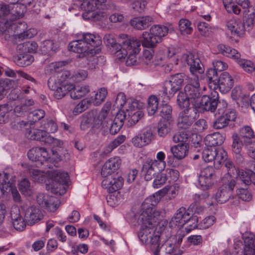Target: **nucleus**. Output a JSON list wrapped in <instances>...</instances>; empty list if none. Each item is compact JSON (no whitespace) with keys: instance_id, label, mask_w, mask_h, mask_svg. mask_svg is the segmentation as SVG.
I'll return each instance as SVG.
<instances>
[{"instance_id":"052dcab7","label":"nucleus","mask_w":255,"mask_h":255,"mask_svg":"<svg viewBox=\"0 0 255 255\" xmlns=\"http://www.w3.org/2000/svg\"><path fill=\"white\" fill-rule=\"evenodd\" d=\"M46 204L44 207L50 212H55L59 208L60 202L56 197L50 196Z\"/></svg>"},{"instance_id":"69168bd1","label":"nucleus","mask_w":255,"mask_h":255,"mask_svg":"<svg viewBox=\"0 0 255 255\" xmlns=\"http://www.w3.org/2000/svg\"><path fill=\"white\" fill-rule=\"evenodd\" d=\"M200 33L206 37L210 36L212 33L211 27L205 22H200L197 25Z\"/></svg>"},{"instance_id":"37998d69","label":"nucleus","mask_w":255,"mask_h":255,"mask_svg":"<svg viewBox=\"0 0 255 255\" xmlns=\"http://www.w3.org/2000/svg\"><path fill=\"white\" fill-rule=\"evenodd\" d=\"M29 173L32 180L34 182L43 183L47 180L46 174L40 170L30 168L29 169Z\"/></svg>"},{"instance_id":"49530a36","label":"nucleus","mask_w":255,"mask_h":255,"mask_svg":"<svg viewBox=\"0 0 255 255\" xmlns=\"http://www.w3.org/2000/svg\"><path fill=\"white\" fill-rule=\"evenodd\" d=\"M244 242V255H255V246L253 237L246 238Z\"/></svg>"},{"instance_id":"bb28decb","label":"nucleus","mask_w":255,"mask_h":255,"mask_svg":"<svg viewBox=\"0 0 255 255\" xmlns=\"http://www.w3.org/2000/svg\"><path fill=\"white\" fill-rule=\"evenodd\" d=\"M11 217L13 221L12 224L14 228L16 230H23L26 226L25 221L20 215L18 208H15L11 211Z\"/></svg>"},{"instance_id":"13d9d810","label":"nucleus","mask_w":255,"mask_h":255,"mask_svg":"<svg viewBox=\"0 0 255 255\" xmlns=\"http://www.w3.org/2000/svg\"><path fill=\"white\" fill-rule=\"evenodd\" d=\"M19 190L25 195H30L31 194V187L29 180L27 179H23L18 184Z\"/></svg>"},{"instance_id":"c756f323","label":"nucleus","mask_w":255,"mask_h":255,"mask_svg":"<svg viewBox=\"0 0 255 255\" xmlns=\"http://www.w3.org/2000/svg\"><path fill=\"white\" fill-rule=\"evenodd\" d=\"M142 39L141 40L142 45L143 47L152 48L154 47L156 44L160 42L159 40L156 39V38L149 31H145L143 32Z\"/></svg>"},{"instance_id":"e2e57ef3","label":"nucleus","mask_w":255,"mask_h":255,"mask_svg":"<svg viewBox=\"0 0 255 255\" xmlns=\"http://www.w3.org/2000/svg\"><path fill=\"white\" fill-rule=\"evenodd\" d=\"M90 104V102L87 99H84L77 104L73 110V114L77 115L87 110Z\"/></svg>"},{"instance_id":"9b49d317","label":"nucleus","mask_w":255,"mask_h":255,"mask_svg":"<svg viewBox=\"0 0 255 255\" xmlns=\"http://www.w3.org/2000/svg\"><path fill=\"white\" fill-rule=\"evenodd\" d=\"M110 109V105L107 107L108 110V116L105 122V124L102 125L103 127H107L112 134L117 133L124 125V122L126 118V114L124 112L118 113L114 118V120L109 118V112Z\"/></svg>"},{"instance_id":"7ed1b4c3","label":"nucleus","mask_w":255,"mask_h":255,"mask_svg":"<svg viewBox=\"0 0 255 255\" xmlns=\"http://www.w3.org/2000/svg\"><path fill=\"white\" fill-rule=\"evenodd\" d=\"M184 77L183 73H177L172 75L169 80L165 81L163 85L162 91L159 94V99L163 103L169 101L180 90Z\"/></svg>"},{"instance_id":"1a4fd4ad","label":"nucleus","mask_w":255,"mask_h":255,"mask_svg":"<svg viewBox=\"0 0 255 255\" xmlns=\"http://www.w3.org/2000/svg\"><path fill=\"white\" fill-rule=\"evenodd\" d=\"M223 185L215 195V200L220 204L227 202L232 196L233 190L236 184L234 179H222Z\"/></svg>"},{"instance_id":"3c124183","label":"nucleus","mask_w":255,"mask_h":255,"mask_svg":"<svg viewBox=\"0 0 255 255\" xmlns=\"http://www.w3.org/2000/svg\"><path fill=\"white\" fill-rule=\"evenodd\" d=\"M40 47L41 51L44 54H51L53 52H55L57 49V48L54 46L53 41L51 40H45L43 42Z\"/></svg>"},{"instance_id":"09e8293b","label":"nucleus","mask_w":255,"mask_h":255,"mask_svg":"<svg viewBox=\"0 0 255 255\" xmlns=\"http://www.w3.org/2000/svg\"><path fill=\"white\" fill-rule=\"evenodd\" d=\"M190 101L188 97L183 92H180L177 97V102L179 107L183 110L188 108H193L190 107Z\"/></svg>"},{"instance_id":"f3484780","label":"nucleus","mask_w":255,"mask_h":255,"mask_svg":"<svg viewBox=\"0 0 255 255\" xmlns=\"http://www.w3.org/2000/svg\"><path fill=\"white\" fill-rule=\"evenodd\" d=\"M222 102H218L216 98H211L207 95H204L201 99L195 104L196 108H200L207 111L214 112L216 108H219V105Z\"/></svg>"},{"instance_id":"a19ab883","label":"nucleus","mask_w":255,"mask_h":255,"mask_svg":"<svg viewBox=\"0 0 255 255\" xmlns=\"http://www.w3.org/2000/svg\"><path fill=\"white\" fill-rule=\"evenodd\" d=\"M144 115L142 111L137 110L135 112L131 111L128 114V118H127V126L128 127H131L135 125L139 120L143 117Z\"/></svg>"},{"instance_id":"423d86ee","label":"nucleus","mask_w":255,"mask_h":255,"mask_svg":"<svg viewBox=\"0 0 255 255\" xmlns=\"http://www.w3.org/2000/svg\"><path fill=\"white\" fill-rule=\"evenodd\" d=\"M121 47L117 53L119 59L124 58L128 53H139L140 50L141 41L137 39L128 38L123 35L119 38Z\"/></svg>"},{"instance_id":"4468645a","label":"nucleus","mask_w":255,"mask_h":255,"mask_svg":"<svg viewBox=\"0 0 255 255\" xmlns=\"http://www.w3.org/2000/svg\"><path fill=\"white\" fill-rule=\"evenodd\" d=\"M215 177L214 168L207 166L201 171L198 178L199 183L201 186L209 188L214 184Z\"/></svg>"},{"instance_id":"58836bf2","label":"nucleus","mask_w":255,"mask_h":255,"mask_svg":"<svg viewBox=\"0 0 255 255\" xmlns=\"http://www.w3.org/2000/svg\"><path fill=\"white\" fill-rule=\"evenodd\" d=\"M90 92L88 86H82L75 87L71 91L70 96L73 99H80L86 95Z\"/></svg>"},{"instance_id":"f03ea898","label":"nucleus","mask_w":255,"mask_h":255,"mask_svg":"<svg viewBox=\"0 0 255 255\" xmlns=\"http://www.w3.org/2000/svg\"><path fill=\"white\" fill-rule=\"evenodd\" d=\"M15 176L12 169L7 168L0 173V196L10 194L15 203L21 202V196L13 183Z\"/></svg>"},{"instance_id":"7c9ffc66","label":"nucleus","mask_w":255,"mask_h":255,"mask_svg":"<svg viewBox=\"0 0 255 255\" xmlns=\"http://www.w3.org/2000/svg\"><path fill=\"white\" fill-rule=\"evenodd\" d=\"M218 49L223 55L231 58L235 61L241 57L237 50L224 44H219L218 46Z\"/></svg>"},{"instance_id":"0e129e2a","label":"nucleus","mask_w":255,"mask_h":255,"mask_svg":"<svg viewBox=\"0 0 255 255\" xmlns=\"http://www.w3.org/2000/svg\"><path fill=\"white\" fill-rule=\"evenodd\" d=\"M167 180L166 174L163 173H158L153 181V187L154 188H159L164 185Z\"/></svg>"},{"instance_id":"680f3d73","label":"nucleus","mask_w":255,"mask_h":255,"mask_svg":"<svg viewBox=\"0 0 255 255\" xmlns=\"http://www.w3.org/2000/svg\"><path fill=\"white\" fill-rule=\"evenodd\" d=\"M18 47L19 49L22 48L25 52H36L38 48V45L34 41H28L22 44H19Z\"/></svg>"},{"instance_id":"473e14b6","label":"nucleus","mask_w":255,"mask_h":255,"mask_svg":"<svg viewBox=\"0 0 255 255\" xmlns=\"http://www.w3.org/2000/svg\"><path fill=\"white\" fill-rule=\"evenodd\" d=\"M82 39L87 45L89 44L93 47H98L102 44L101 38L99 36L90 33H83Z\"/></svg>"},{"instance_id":"b1692460","label":"nucleus","mask_w":255,"mask_h":255,"mask_svg":"<svg viewBox=\"0 0 255 255\" xmlns=\"http://www.w3.org/2000/svg\"><path fill=\"white\" fill-rule=\"evenodd\" d=\"M152 20V18L148 16L134 17L130 21V24L137 30H143L150 26Z\"/></svg>"},{"instance_id":"c85d7f7f","label":"nucleus","mask_w":255,"mask_h":255,"mask_svg":"<svg viewBox=\"0 0 255 255\" xmlns=\"http://www.w3.org/2000/svg\"><path fill=\"white\" fill-rule=\"evenodd\" d=\"M26 137L31 140H37L45 141L46 140V132L43 129L30 128L27 129L25 132Z\"/></svg>"},{"instance_id":"6e6d98bb","label":"nucleus","mask_w":255,"mask_h":255,"mask_svg":"<svg viewBox=\"0 0 255 255\" xmlns=\"http://www.w3.org/2000/svg\"><path fill=\"white\" fill-rule=\"evenodd\" d=\"M170 131L169 123L167 121H160L157 125V133L161 137L165 136Z\"/></svg>"},{"instance_id":"c9c22d12","label":"nucleus","mask_w":255,"mask_h":255,"mask_svg":"<svg viewBox=\"0 0 255 255\" xmlns=\"http://www.w3.org/2000/svg\"><path fill=\"white\" fill-rule=\"evenodd\" d=\"M253 172L252 170H238L236 173L237 182L239 184H244L245 185L251 184V175Z\"/></svg>"},{"instance_id":"8fccbe9b","label":"nucleus","mask_w":255,"mask_h":255,"mask_svg":"<svg viewBox=\"0 0 255 255\" xmlns=\"http://www.w3.org/2000/svg\"><path fill=\"white\" fill-rule=\"evenodd\" d=\"M246 72L251 73L255 69V64L251 61L238 58L236 61Z\"/></svg>"},{"instance_id":"cd10ccee","label":"nucleus","mask_w":255,"mask_h":255,"mask_svg":"<svg viewBox=\"0 0 255 255\" xmlns=\"http://www.w3.org/2000/svg\"><path fill=\"white\" fill-rule=\"evenodd\" d=\"M225 140V137L219 132H214L207 135L205 139V144L212 147L221 145Z\"/></svg>"},{"instance_id":"6e6552de","label":"nucleus","mask_w":255,"mask_h":255,"mask_svg":"<svg viewBox=\"0 0 255 255\" xmlns=\"http://www.w3.org/2000/svg\"><path fill=\"white\" fill-rule=\"evenodd\" d=\"M184 93L191 99V102L195 106L202 96L197 75L188 77V84L184 87Z\"/></svg>"},{"instance_id":"bf43d9fd","label":"nucleus","mask_w":255,"mask_h":255,"mask_svg":"<svg viewBox=\"0 0 255 255\" xmlns=\"http://www.w3.org/2000/svg\"><path fill=\"white\" fill-rule=\"evenodd\" d=\"M165 155L163 151H159L157 153L156 158L157 160H152L149 159L151 163L155 164L157 163L156 166L159 167V171L163 170L166 166V162L164 160Z\"/></svg>"},{"instance_id":"dca6fc26","label":"nucleus","mask_w":255,"mask_h":255,"mask_svg":"<svg viewBox=\"0 0 255 255\" xmlns=\"http://www.w3.org/2000/svg\"><path fill=\"white\" fill-rule=\"evenodd\" d=\"M124 183L123 178L116 174L110 178H105L102 182V186L107 189L109 192L113 193L120 189Z\"/></svg>"},{"instance_id":"2f4dec72","label":"nucleus","mask_w":255,"mask_h":255,"mask_svg":"<svg viewBox=\"0 0 255 255\" xmlns=\"http://www.w3.org/2000/svg\"><path fill=\"white\" fill-rule=\"evenodd\" d=\"M153 51L152 49L144 50L142 57H139L140 64L147 66L159 65L160 64L159 62H157L155 60H153Z\"/></svg>"},{"instance_id":"f257e3e1","label":"nucleus","mask_w":255,"mask_h":255,"mask_svg":"<svg viewBox=\"0 0 255 255\" xmlns=\"http://www.w3.org/2000/svg\"><path fill=\"white\" fill-rule=\"evenodd\" d=\"M159 190L147 197L142 203L139 212L132 213L133 218L131 222L137 221L140 229L138 237L143 243H150L154 255H158L160 248V236L164 225L162 223L161 212L155 209L156 205L163 196Z\"/></svg>"},{"instance_id":"e433bc0d","label":"nucleus","mask_w":255,"mask_h":255,"mask_svg":"<svg viewBox=\"0 0 255 255\" xmlns=\"http://www.w3.org/2000/svg\"><path fill=\"white\" fill-rule=\"evenodd\" d=\"M149 31L151 34L153 35L160 42L162 37L167 34L168 28L163 25H155L150 28Z\"/></svg>"},{"instance_id":"4d7b16f0","label":"nucleus","mask_w":255,"mask_h":255,"mask_svg":"<svg viewBox=\"0 0 255 255\" xmlns=\"http://www.w3.org/2000/svg\"><path fill=\"white\" fill-rule=\"evenodd\" d=\"M160 116L167 121L172 117V109L171 106L167 104H163L160 108Z\"/></svg>"},{"instance_id":"a18cd8bd","label":"nucleus","mask_w":255,"mask_h":255,"mask_svg":"<svg viewBox=\"0 0 255 255\" xmlns=\"http://www.w3.org/2000/svg\"><path fill=\"white\" fill-rule=\"evenodd\" d=\"M34 61V57L30 54L20 55L14 58L15 63L19 66L26 67Z\"/></svg>"},{"instance_id":"6ab92c4d","label":"nucleus","mask_w":255,"mask_h":255,"mask_svg":"<svg viewBox=\"0 0 255 255\" xmlns=\"http://www.w3.org/2000/svg\"><path fill=\"white\" fill-rule=\"evenodd\" d=\"M52 177L54 183L51 191L55 194H60V189L63 185L68 183L69 176L66 172L56 171L53 173Z\"/></svg>"},{"instance_id":"603ef678","label":"nucleus","mask_w":255,"mask_h":255,"mask_svg":"<svg viewBox=\"0 0 255 255\" xmlns=\"http://www.w3.org/2000/svg\"><path fill=\"white\" fill-rule=\"evenodd\" d=\"M146 4L145 0H136L131 4V9L133 13H142L144 11Z\"/></svg>"},{"instance_id":"412c9836","label":"nucleus","mask_w":255,"mask_h":255,"mask_svg":"<svg viewBox=\"0 0 255 255\" xmlns=\"http://www.w3.org/2000/svg\"><path fill=\"white\" fill-rule=\"evenodd\" d=\"M42 218L41 211L35 206L29 207L25 211L24 220L28 225H32Z\"/></svg>"},{"instance_id":"de8ad7c7","label":"nucleus","mask_w":255,"mask_h":255,"mask_svg":"<svg viewBox=\"0 0 255 255\" xmlns=\"http://www.w3.org/2000/svg\"><path fill=\"white\" fill-rule=\"evenodd\" d=\"M107 94L108 92L106 88H101L99 92L95 94L94 98H92L91 100H89L90 104L93 103L95 106H99L104 101Z\"/></svg>"},{"instance_id":"338daca9","label":"nucleus","mask_w":255,"mask_h":255,"mask_svg":"<svg viewBox=\"0 0 255 255\" xmlns=\"http://www.w3.org/2000/svg\"><path fill=\"white\" fill-rule=\"evenodd\" d=\"M172 139L174 142H178L179 144L187 143L188 134L186 131L179 132L173 136Z\"/></svg>"},{"instance_id":"393cba45","label":"nucleus","mask_w":255,"mask_h":255,"mask_svg":"<svg viewBox=\"0 0 255 255\" xmlns=\"http://www.w3.org/2000/svg\"><path fill=\"white\" fill-rule=\"evenodd\" d=\"M99 7L100 6H98L94 7L91 10L84 11L82 14L83 17L85 19H93L95 20L106 21L108 17L106 13L101 11H95L97 8Z\"/></svg>"},{"instance_id":"79ce46f5","label":"nucleus","mask_w":255,"mask_h":255,"mask_svg":"<svg viewBox=\"0 0 255 255\" xmlns=\"http://www.w3.org/2000/svg\"><path fill=\"white\" fill-rule=\"evenodd\" d=\"M158 99L154 95H151L147 100V111L148 115L152 116L155 114L158 108Z\"/></svg>"},{"instance_id":"c03bdc74","label":"nucleus","mask_w":255,"mask_h":255,"mask_svg":"<svg viewBox=\"0 0 255 255\" xmlns=\"http://www.w3.org/2000/svg\"><path fill=\"white\" fill-rule=\"evenodd\" d=\"M218 78L217 71L215 69L211 68L206 72L205 79L210 89H213L214 85L217 83Z\"/></svg>"},{"instance_id":"ea45409f","label":"nucleus","mask_w":255,"mask_h":255,"mask_svg":"<svg viewBox=\"0 0 255 255\" xmlns=\"http://www.w3.org/2000/svg\"><path fill=\"white\" fill-rule=\"evenodd\" d=\"M82 2L81 8L84 11L91 10L94 7L101 6L106 0H79Z\"/></svg>"},{"instance_id":"f8f14e48","label":"nucleus","mask_w":255,"mask_h":255,"mask_svg":"<svg viewBox=\"0 0 255 255\" xmlns=\"http://www.w3.org/2000/svg\"><path fill=\"white\" fill-rule=\"evenodd\" d=\"M197 110L195 108H188L183 110L179 115L177 119V125L179 128L187 129L195 121Z\"/></svg>"},{"instance_id":"4c0bfd02","label":"nucleus","mask_w":255,"mask_h":255,"mask_svg":"<svg viewBox=\"0 0 255 255\" xmlns=\"http://www.w3.org/2000/svg\"><path fill=\"white\" fill-rule=\"evenodd\" d=\"M74 88L73 84H62L54 91V96L57 99H61Z\"/></svg>"},{"instance_id":"5701e85b","label":"nucleus","mask_w":255,"mask_h":255,"mask_svg":"<svg viewBox=\"0 0 255 255\" xmlns=\"http://www.w3.org/2000/svg\"><path fill=\"white\" fill-rule=\"evenodd\" d=\"M69 50L75 53L80 54L79 57H84L87 52L89 47L83 39L74 40L69 43Z\"/></svg>"},{"instance_id":"aec40b11","label":"nucleus","mask_w":255,"mask_h":255,"mask_svg":"<svg viewBox=\"0 0 255 255\" xmlns=\"http://www.w3.org/2000/svg\"><path fill=\"white\" fill-rule=\"evenodd\" d=\"M226 25L231 35L235 37H242L245 33V24L239 19H230L227 21Z\"/></svg>"},{"instance_id":"f704fd0d","label":"nucleus","mask_w":255,"mask_h":255,"mask_svg":"<svg viewBox=\"0 0 255 255\" xmlns=\"http://www.w3.org/2000/svg\"><path fill=\"white\" fill-rule=\"evenodd\" d=\"M239 138L244 140L245 145L252 142L251 139L255 138L254 132L249 126H245L240 130Z\"/></svg>"},{"instance_id":"a211bd4d","label":"nucleus","mask_w":255,"mask_h":255,"mask_svg":"<svg viewBox=\"0 0 255 255\" xmlns=\"http://www.w3.org/2000/svg\"><path fill=\"white\" fill-rule=\"evenodd\" d=\"M28 158L33 161H40L41 163L51 159L47 150L40 147H35L30 149L28 153Z\"/></svg>"},{"instance_id":"a878e982","label":"nucleus","mask_w":255,"mask_h":255,"mask_svg":"<svg viewBox=\"0 0 255 255\" xmlns=\"http://www.w3.org/2000/svg\"><path fill=\"white\" fill-rule=\"evenodd\" d=\"M189 144H178L170 148V151L174 157L178 159L184 158L188 154Z\"/></svg>"},{"instance_id":"774afa93","label":"nucleus","mask_w":255,"mask_h":255,"mask_svg":"<svg viewBox=\"0 0 255 255\" xmlns=\"http://www.w3.org/2000/svg\"><path fill=\"white\" fill-rule=\"evenodd\" d=\"M45 113L44 111L39 109L36 110L31 112L29 115V118L30 119V122L35 123L36 122L45 116Z\"/></svg>"},{"instance_id":"9d476101","label":"nucleus","mask_w":255,"mask_h":255,"mask_svg":"<svg viewBox=\"0 0 255 255\" xmlns=\"http://www.w3.org/2000/svg\"><path fill=\"white\" fill-rule=\"evenodd\" d=\"M227 153L221 148L207 147L202 152V158L207 162L214 161V165L221 164L226 158Z\"/></svg>"},{"instance_id":"ddd939ff","label":"nucleus","mask_w":255,"mask_h":255,"mask_svg":"<svg viewBox=\"0 0 255 255\" xmlns=\"http://www.w3.org/2000/svg\"><path fill=\"white\" fill-rule=\"evenodd\" d=\"M182 60L190 66V71L193 75H196V73L201 74L204 71L203 63L198 56L192 53H186L183 55Z\"/></svg>"},{"instance_id":"72a5a7b5","label":"nucleus","mask_w":255,"mask_h":255,"mask_svg":"<svg viewBox=\"0 0 255 255\" xmlns=\"http://www.w3.org/2000/svg\"><path fill=\"white\" fill-rule=\"evenodd\" d=\"M104 42L105 44L111 49L117 56L118 51L120 50L121 44L119 40L118 43L116 42L115 37L112 34H106L104 37Z\"/></svg>"},{"instance_id":"20e7f679","label":"nucleus","mask_w":255,"mask_h":255,"mask_svg":"<svg viewBox=\"0 0 255 255\" xmlns=\"http://www.w3.org/2000/svg\"><path fill=\"white\" fill-rule=\"evenodd\" d=\"M227 104L222 101L219 105L217 116L216 120L213 122L212 127L214 129H219L227 127L229 122L234 121L237 117L236 111L234 109H227Z\"/></svg>"},{"instance_id":"39448f33","label":"nucleus","mask_w":255,"mask_h":255,"mask_svg":"<svg viewBox=\"0 0 255 255\" xmlns=\"http://www.w3.org/2000/svg\"><path fill=\"white\" fill-rule=\"evenodd\" d=\"M108 116V110L104 107L99 113L97 110H91L84 114L82 118L80 127L86 130L91 127H99L105 124V120Z\"/></svg>"},{"instance_id":"0eeeda50","label":"nucleus","mask_w":255,"mask_h":255,"mask_svg":"<svg viewBox=\"0 0 255 255\" xmlns=\"http://www.w3.org/2000/svg\"><path fill=\"white\" fill-rule=\"evenodd\" d=\"M25 12L23 5L0 3V18L14 21L22 17Z\"/></svg>"},{"instance_id":"4be33fe9","label":"nucleus","mask_w":255,"mask_h":255,"mask_svg":"<svg viewBox=\"0 0 255 255\" xmlns=\"http://www.w3.org/2000/svg\"><path fill=\"white\" fill-rule=\"evenodd\" d=\"M157 163L153 164L149 159H147L143 164L141 169V174L146 181H150L155 176L156 172L159 171V167Z\"/></svg>"},{"instance_id":"2eb2a0df","label":"nucleus","mask_w":255,"mask_h":255,"mask_svg":"<svg viewBox=\"0 0 255 255\" xmlns=\"http://www.w3.org/2000/svg\"><path fill=\"white\" fill-rule=\"evenodd\" d=\"M234 85V80L232 76L227 72H223L214 85V90L219 89L222 93H226L230 91Z\"/></svg>"},{"instance_id":"5fc2aeb1","label":"nucleus","mask_w":255,"mask_h":255,"mask_svg":"<svg viewBox=\"0 0 255 255\" xmlns=\"http://www.w3.org/2000/svg\"><path fill=\"white\" fill-rule=\"evenodd\" d=\"M179 27L181 33L183 35L190 34L193 30L190 22L186 19H182L179 21Z\"/></svg>"},{"instance_id":"864d4df0","label":"nucleus","mask_w":255,"mask_h":255,"mask_svg":"<svg viewBox=\"0 0 255 255\" xmlns=\"http://www.w3.org/2000/svg\"><path fill=\"white\" fill-rule=\"evenodd\" d=\"M232 143V150L234 153H239L241 152L243 146L244 140L239 138L237 134H233Z\"/></svg>"}]
</instances>
